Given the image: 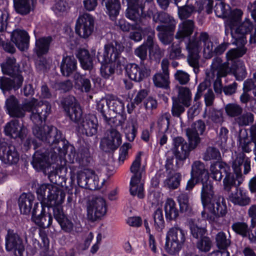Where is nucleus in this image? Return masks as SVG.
Here are the masks:
<instances>
[{
  "mask_svg": "<svg viewBox=\"0 0 256 256\" xmlns=\"http://www.w3.org/2000/svg\"><path fill=\"white\" fill-rule=\"evenodd\" d=\"M244 166V173L246 174L250 170V161L244 153L239 154L232 164L234 172L228 165L222 162L218 161L211 164L210 171L212 178L216 180L220 181L223 177L222 174H225L223 180L224 189L229 192L232 188L235 187L236 191L230 193L228 196L229 200L234 205L244 206L250 204L251 199L248 196L238 187L242 180L240 166Z\"/></svg>",
  "mask_w": 256,
  "mask_h": 256,
  "instance_id": "obj_1",
  "label": "nucleus"
},
{
  "mask_svg": "<svg viewBox=\"0 0 256 256\" xmlns=\"http://www.w3.org/2000/svg\"><path fill=\"white\" fill-rule=\"evenodd\" d=\"M190 176L200 181L202 188L200 198L204 208L207 210L214 217H224L227 213V206L224 198L216 194L214 186L209 180V174L204 164L195 161L192 165Z\"/></svg>",
  "mask_w": 256,
  "mask_h": 256,
  "instance_id": "obj_2",
  "label": "nucleus"
},
{
  "mask_svg": "<svg viewBox=\"0 0 256 256\" xmlns=\"http://www.w3.org/2000/svg\"><path fill=\"white\" fill-rule=\"evenodd\" d=\"M206 131L205 122L202 120H198L192 122L190 127L186 130L188 144L182 137L178 136L174 138L176 158L180 160H184L188 158L190 152L196 148L200 142V136L204 135Z\"/></svg>",
  "mask_w": 256,
  "mask_h": 256,
  "instance_id": "obj_3",
  "label": "nucleus"
},
{
  "mask_svg": "<svg viewBox=\"0 0 256 256\" xmlns=\"http://www.w3.org/2000/svg\"><path fill=\"white\" fill-rule=\"evenodd\" d=\"M32 112L30 118L34 124H41L45 121L51 112V105L46 101L38 102L34 98L20 104L8 112L10 117L22 118L24 117L26 112Z\"/></svg>",
  "mask_w": 256,
  "mask_h": 256,
  "instance_id": "obj_4",
  "label": "nucleus"
},
{
  "mask_svg": "<svg viewBox=\"0 0 256 256\" xmlns=\"http://www.w3.org/2000/svg\"><path fill=\"white\" fill-rule=\"evenodd\" d=\"M243 12L240 9L236 8L228 13L226 24L230 30V34L234 40L232 43L238 46H244L247 42L246 36L253 28V24L250 20L246 19L239 25Z\"/></svg>",
  "mask_w": 256,
  "mask_h": 256,
  "instance_id": "obj_5",
  "label": "nucleus"
},
{
  "mask_svg": "<svg viewBox=\"0 0 256 256\" xmlns=\"http://www.w3.org/2000/svg\"><path fill=\"white\" fill-rule=\"evenodd\" d=\"M32 128L34 135L38 140L52 146L51 149L56 148L59 152L65 150L66 148V140L62 132L56 127L52 126L44 125L40 127L38 124H34Z\"/></svg>",
  "mask_w": 256,
  "mask_h": 256,
  "instance_id": "obj_6",
  "label": "nucleus"
},
{
  "mask_svg": "<svg viewBox=\"0 0 256 256\" xmlns=\"http://www.w3.org/2000/svg\"><path fill=\"white\" fill-rule=\"evenodd\" d=\"M36 192L38 199L40 202L39 204L47 206L52 210L54 207L62 204L66 196L62 189L50 184H41L37 188Z\"/></svg>",
  "mask_w": 256,
  "mask_h": 256,
  "instance_id": "obj_7",
  "label": "nucleus"
},
{
  "mask_svg": "<svg viewBox=\"0 0 256 256\" xmlns=\"http://www.w3.org/2000/svg\"><path fill=\"white\" fill-rule=\"evenodd\" d=\"M231 71L232 68L228 62H222L220 57L216 56L212 60L210 70L206 72V80L210 84L216 77L214 83V90L216 94H221L223 90L221 78L226 76Z\"/></svg>",
  "mask_w": 256,
  "mask_h": 256,
  "instance_id": "obj_8",
  "label": "nucleus"
},
{
  "mask_svg": "<svg viewBox=\"0 0 256 256\" xmlns=\"http://www.w3.org/2000/svg\"><path fill=\"white\" fill-rule=\"evenodd\" d=\"M142 154L140 152H138L130 168L132 174L130 182V193L132 196L137 195L140 198L144 197V185L141 182L142 174L144 172V168L141 167Z\"/></svg>",
  "mask_w": 256,
  "mask_h": 256,
  "instance_id": "obj_9",
  "label": "nucleus"
},
{
  "mask_svg": "<svg viewBox=\"0 0 256 256\" xmlns=\"http://www.w3.org/2000/svg\"><path fill=\"white\" fill-rule=\"evenodd\" d=\"M32 144L34 150L37 149L33 156L32 164L37 170H43L49 166L48 161L50 150L48 148L42 146V144L39 145L36 140L31 138H28L24 146L28 150Z\"/></svg>",
  "mask_w": 256,
  "mask_h": 256,
  "instance_id": "obj_10",
  "label": "nucleus"
},
{
  "mask_svg": "<svg viewBox=\"0 0 256 256\" xmlns=\"http://www.w3.org/2000/svg\"><path fill=\"white\" fill-rule=\"evenodd\" d=\"M124 48L123 44L118 42L114 41L104 45V50H99L96 58L100 63L116 62L120 65V58Z\"/></svg>",
  "mask_w": 256,
  "mask_h": 256,
  "instance_id": "obj_11",
  "label": "nucleus"
},
{
  "mask_svg": "<svg viewBox=\"0 0 256 256\" xmlns=\"http://www.w3.org/2000/svg\"><path fill=\"white\" fill-rule=\"evenodd\" d=\"M185 235V232L178 226L170 229L165 244V249L170 254H176L181 250L186 240Z\"/></svg>",
  "mask_w": 256,
  "mask_h": 256,
  "instance_id": "obj_12",
  "label": "nucleus"
},
{
  "mask_svg": "<svg viewBox=\"0 0 256 256\" xmlns=\"http://www.w3.org/2000/svg\"><path fill=\"white\" fill-rule=\"evenodd\" d=\"M122 144V137L120 132L111 127L106 130V136L100 142V148L106 152L116 150Z\"/></svg>",
  "mask_w": 256,
  "mask_h": 256,
  "instance_id": "obj_13",
  "label": "nucleus"
},
{
  "mask_svg": "<svg viewBox=\"0 0 256 256\" xmlns=\"http://www.w3.org/2000/svg\"><path fill=\"white\" fill-rule=\"evenodd\" d=\"M94 18L89 14H84L76 20L75 30L80 38H86L92 33L94 30Z\"/></svg>",
  "mask_w": 256,
  "mask_h": 256,
  "instance_id": "obj_14",
  "label": "nucleus"
},
{
  "mask_svg": "<svg viewBox=\"0 0 256 256\" xmlns=\"http://www.w3.org/2000/svg\"><path fill=\"white\" fill-rule=\"evenodd\" d=\"M70 152L68 156L70 157V160L72 163L76 162L80 166H88L92 160V158L90 156L89 148L85 144L81 146L76 154L75 148L73 146H68L66 153Z\"/></svg>",
  "mask_w": 256,
  "mask_h": 256,
  "instance_id": "obj_15",
  "label": "nucleus"
},
{
  "mask_svg": "<svg viewBox=\"0 0 256 256\" xmlns=\"http://www.w3.org/2000/svg\"><path fill=\"white\" fill-rule=\"evenodd\" d=\"M45 207L42 204L36 202L32 210V220L38 226L46 228L50 227L52 222L50 214L47 216Z\"/></svg>",
  "mask_w": 256,
  "mask_h": 256,
  "instance_id": "obj_16",
  "label": "nucleus"
},
{
  "mask_svg": "<svg viewBox=\"0 0 256 256\" xmlns=\"http://www.w3.org/2000/svg\"><path fill=\"white\" fill-rule=\"evenodd\" d=\"M6 248L7 251L14 252L15 256H22L24 251L22 240L14 230H8L6 236Z\"/></svg>",
  "mask_w": 256,
  "mask_h": 256,
  "instance_id": "obj_17",
  "label": "nucleus"
},
{
  "mask_svg": "<svg viewBox=\"0 0 256 256\" xmlns=\"http://www.w3.org/2000/svg\"><path fill=\"white\" fill-rule=\"evenodd\" d=\"M106 210L105 200L101 197L96 198L88 207V218L92 222L95 221L104 216Z\"/></svg>",
  "mask_w": 256,
  "mask_h": 256,
  "instance_id": "obj_18",
  "label": "nucleus"
},
{
  "mask_svg": "<svg viewBox=\"0 0 256 256\" xmlns=\"http://www.w3.org/2000/svg\"><path fill=\"white\" fill-rule=\"evenodd\" d=\"M140 66L141 67L135 63H130L125 68L128 76L136 82H140L150 74L151 70L149 68L144 64Z\"/></svg>",
  "mask_w": 256,
  "mask_h": 256,
  "instance_id": "obj_19",
  "label": "nucleus"
},
{
  "mask_svg": "<svg viewBox=\"0 0 256 256\" xmlns=\"http://www.w3.org/2000/svg\"><path fill=\"white\" fill-rule=\"evenodd\" d=\"M78 124V132L83 135L92 136L97 133L98 122L93 116H86Z\"/></svg>",
  "mask_w": 256,
  "mask_h": 256,
  "instance_id": "obj_20",
  "label": "nucleus"
},
{
  "mask_svg": "<svg viewBox=\"0 0 256 256\" xmlns=\"http://www.w3.org/2000/svg\"><path fill=\"white\" fill-rule=\"evenodd\" d=\"M52 212L54 217L60 225L61 229L66 233H72L74 224L64 214L61 204L54 207Z\"/></svg>",
  "mask_w": 256,
  "mask_h": 256,
  "instance_id": "obj_21",
  "label": "nucleus"
},
{
  "mask_svg": "<svg viewBox=\"0 0 256 256\" xmlns=\"http://www.w3.org/2000/svg\"><path fill=\"white\" fill-rule=\"evenodd\" d=\"M4 131L6 135L11 136L12 138H20L24 140L27 134V129L22 124L20 123L18 120H12L8 122L5 126Z\"/></svg>",
  "mask_w": 256,
  "mask_h": 256,
  "instance_id": "obj_22",
  "label": "nucleus"
},
{
  "mask_svg": "<svg viewBox=\"0 0 256 256\" xmlns=\"http://www.w3.org/2000/svg\"><path fill=\"white\" fill-rule=\"evenodd\" d=\"M0 66L4 74L11 77L22 76L20 64L14 56H7Z\"/></svg>",
  "mask_w": 256,
  "mask_h": 256,
  "instance_id": "obj_23",
  "label": "nucleus"
},
{
  "mask_svg": "<svg viewBox=\"0 0 256 256\" xmlns=\"http://www.w3.org/2000/svg\"><path fill=\"white\" fill-rule=\"evenodd\" d=\"M216 242L218 250L214 251L212 254L217 256H230V254L228 248L231 241L230 238H226V234L223 232H218L216 236Z\"/></svg>",
  "mask_w": 256,
  "mask_h": 256,
  "instance_id": "obj_24",
  "label": "nucleus"
},
{
  "mask_svg": "<svg viewBox=\"0 0 256 256\" xmlns=\"http://www.w3.org/2000/svg\"><path fill=\"white\" fill-rule=\"evenodd\" d=\"M10 39L20 50L24 51L28 48L30 36L25 30H14L11 34Z\"/></svg>",
  "mask_w": 256,
  "mask_h": 256,
  "instance_id": "obj_25",
  "label": "nucleus"
},
{
  "mask_svg": "<svg viewBox=\"0 0 256 256\" xmlns=\"http://www.w3.org/2000/svg\"><path fill=\"white\" fill-rule=\"evenodd\" d=\"M153 20L156 22H160L161 24L156 26V30H163L165 28L175 30L176 22L174 18L168 14L162 12H156L153 16Z\"/></svg>",
  "mask_w": 256,
  "mask_h": 256,
  "instance_id": "obj_26",
  "label": "nucleus"
},
{
  "mask_svg": "<svg viewBox=\"0 0 256 256\" xmlns=\"http://www.w3.org/2000/svg\"><path fill=\"white\" fill-rule=\"evenodd\" d=\"M195 28L194 22L192 20H186L179 24L178 29L175 38L180 41L185 38L190 37Z\"/></svg>",
  "mask_w": 256,
  "mask_h": 256,
  "instance_id": "obj_27",
  "label": "nucleus"
},
{
  "mask_svg": "<svg viewBox=\"0 0 256 256\" xmlns=\"http://www.w3.org/2000/svg\"><path fill=\"white\" fill-rule=\"evenodd\" d=\"M15 12L21 15L26 16L35 8L36 0H13Z\"/></svg>",
  "mask_w": 256,
  "mask_h": 256,
  "instance_id": "obj_28",
  "label": "nucleus"
},
{
  "mask_svg": "<svg viewBox=\"0 0 256 256\" xmlns=\"http://www.w3.org/2000/svg\"><path fill=\"white\" fill-rule=\"evenodd\" d=\"M12 78H0V88L3 92L10 91L12 89L16 90L22 86L24 82L23 76Z\"/></svg>",
  "mask_w": 256,
  "mask_h": 256,
  "instance_id": "obj_29",
  "label": "nucleus"
},
{
  "mask_svg": "<svg viewBox=\"0 0 256 256\" xmlns=\"http://www.w3.org/2000/svg\"><path fill=\"white\" fill-rule=\"evenodd\" d=\"M108 103L112 112H116L121 116L120 122L124 123L126 118L124 114V104L123 101L114 95H109L108 96Z\"/></svg>",
  "mask_w": 256,
  "mask_h": 256,
  "instance_id": "obj_30",
  "label": "nucleus"
},
{
  "mask_svg": "<svg viewBox=\"0 0 256 256\" xmlns=\"http://www.w3.org/2000/svg\"><path fill=\"white\" fill-rule=\"evenodd\" d=\"M34 200L35 196L32 193L22 194L18 200L20 212L24 214H28L32 212V206L36 203L34 202Z\"/></svg>",
  "mask_w": 256,
  "mask_h": 256,
  "instance_id": "obj_31",
  "label": "nucleus"
},
{
  "mask_svg": "<svg viewBox=\"0 0 256 256\" xmlns=\"http://www.w3.org/2000/svg\"><path fill=\"white\" fill-rule=\"evenodd\" d=\"M60 68L62 74L69 76L76 70L77 61L74 56H64Z\"/></svg>",
  "mask_w": 256,
  "mask_h": 256,
  "instance_id": "obj_32",
  "label": "nucleus"
},
{
  "mask_svg": "<svg viewBox=\"0 0 256 256\" xmlns=\"http://www.w3.org/2000/svg\"><path fill=\"white\" fill-rule=\"evenodd\" d=\"M82 68L86 70L91 72L94 68L93 56H92L88 50L84 48H80L76 54Z\"/></svg>",
  "mask_w": 256,
  "mask_h": 256,
  "instance_id": "obj_33",
  "label": "nucleus"
},
{
  "mask_svg": "<svg viewBox=\"0 0 256 256\" xmlns=\"http://www.w3.org/2000/svg\"><path fill=\"white\" fill-rule=\"evenodd\" d=\"M54 39L52 36H44L36 40L34 51L38 56L46 54Z\"/></svg>",
  "mask_w": 256,
  "mask_h": 256,
  "instance_id": "obj_34",
  "label": "nucleus"
},
{
  "mask_svg": "<svg viewBox=\"0 0 256 256\" xmlns=\"http://www.w3.org/2000/svg\"><path fill=\"white\" fill-rule=\"evenodd\" d=\"M164 210L167 220H176L179 216V210L176 207V203L172 198H168L166 200Z\"/></svg>",
  "mask_w": 256,
  "mask_h": 256,
  "instance_id": "obj_35",
  "label": "nucleus"
},
{
  "mask_svg": "<svg viewBox=\"0 0 256 256\" xmlns=\"http://www.w3.org/2000/svg\"><path fill=\"white\" fill-rule=\"evenodd\" d=\"M140 7H128L126 12V16L133 20L138 27L146 24L148 22L146 18L140 15L139 13Z\"/></svg>",
  "mask_w": 256,
  "mask_h": 256,
  "instance_id": "obj_36",
  "label": "nucleus"
},
{
  "mask_svg": "<svg viewBox=\"0 0 256 256\" xmlns=\"http://www.w3.org/2000/svg\"><path fill=\"white\" fill-rule=\"evenodd\" d=\"M176 88L178 90V98H174L175 100H179L186 107L188 108L191 104L192 93L188 88L177 85Z\"/></svg>",
  "mask_w": 256,
  "mask_h": 256,
  "instance_id": "obj_37",
  "label": "nucleus"
},
{
  "mask_svg": "<svg viewBox=\"0 0 256 256\" xmlns=\"http://www.w3.org/2000/svg\"><path fill=\"white\" fill-rule=\"evenodd\" d=\"M200 38L202 44H204V56L206 59H210L214 56L213 42L206 32H200Z\"/></svg>",
  "mask_w": 256,
  "mask_h": 256,
  "instance_id": "obj_38",
  "label": "nucleus"
},
{
  "mask_svg": "<svg viewBox=\"0 0 256 256\" xmlns=\"http://www.w3.org/2000/svg\"><path fill=\"white\" fill-rule=\"evenodd\" d=\"M107 10L108 13L112 20L118 15L121 8L119 0H102Z\"/></svg>",
  "mask_w": 256,
  "mask_h": 256,
  "instance_id": "obj_39",
  "label": "nucleus"
},
{
  "mask_svg": "<svg viewBox=\"0 0 256 256\" xmlns=\"http://www.w3.org/2000/svg\"><path fill=\"white\" fill-rule=\"evenodd\" d=\"M97 110L100 112L104 120L106 123L110 124L112 116L108 98L106 100H100L98 103Z\"/></svg>",
  "mask_w": 256,
  "mask_h": 256,
  "instance_id": "obj_40",
  "label": "nucleus"
},
{
  "mask_svg": "<svg viewBox=\"0 0 256 256\" xmlns=\"http://www.w3.org/2000/svg\"><path fill=\"white\" fill-rule=\"evenodd\" d=\"M186 48L188 52H200L202 49L200 34L198 36L195 34L190 37L186 43Z\"/></svg>",
  "mask_w": 256,
  "mask_h": 256,
  "instance_id": "obj_41",
  "label": "nucleus"
},
{
  "mask_svg": "<svg viewBox=\"0 0 256 256\" xmlns=\"http://www.w3.org/2000/svg\"><path fill=\"white\" fill-rule=\"evenodd\" d=\"M232 230L242 238H248L252 235L251 229L250 230L248 225L244 222H238L232 224Z\"/></svg>",
  "mask_w": 256,
  "mask_h": 256,
  "instance_id": "obj_42",
  "label": "nucleus"
},
{
  "mask_svg": "<svg viewBox=\"0 0 256 256\" xmlns=\"http://www.w3.org/2000/svg\"><path fill=\"white\" fill-rule=\"evenodd\" d=\"M182 175L179 172L168 175L167 178L164 182V186L170 190L176 189L180 185Z\"/></svg>",
  "mask_w": 256,
  "mask_h": 256,
  "instance_id": "obj_43",
  "label": "nucleus"
},
{
  "mask_svg": "<svg viewBox=\"0 0 256 256\" xmlns=\"http://www.w3.org/2000/svg\"><path fill=\"white\" fill-rule=\"evenodd\" d=\"M152 80L157 88L168 89L170 87V76L161 74V72L156 73L152 77Z\"/></svg>",
  "mask_w": 256,
  "mask_h": 256,
  "instance_id": "obj_44",
  "label": "nucleus"
},
{
  "mask_svg": "<svg viewBox=\"0 0 256 256\" xmlns=\"http://www.w3.org/2000/svg\"><path fill=\"white\" fill-rule=\"evenodd\" d=\"M189 227L192 236L196 239H200L205 236L206 230L205 228L200 226L194 220H190Z\"/></svg>",
  "mask_w": 256,
  "mask_h": 256,
  "instance_id": "obj_45",
  "label": "nucleus"
},
{
  "mask_svg": "<svg viewBox=\"0 0 256 256\" xmlns=\"http://www.w3.org/2000/svg\"><path fill=\"white\" fill-rule=\"evenodd\" d=\"M74 79L76 84H80L82 91L88 92L92 88L90 80L84 77V76L81 74L80 72H76L74 75Z\"/></svg>",
  "mask_w": 256,
  "mask_h": 256,
  "instance_id": "obj_46",
  "label": "nucleus"
},
{
  "mask_svg": "<svg viewBox=\"0 0 256 256\" xmlns=\"http://www.w3.org/2000/svg\"><path fill=\"white\" fill-rule=\"evenodd\" d=\"M152 217L155 229L158 231L162 230L164 228L165 224L162 209L160 207L157 208L154 212Z\"/></svg>",
  "mask_w": 256,
  "mask_h": 256,
  "instance_id": "obj_47",
  "label": "nucleus"
},
{
  "mask_svg": "<svg viewBox=\"0 0 256 256\" xmlns=\"http://www.w3.org/2000/svg\"><path fill=\"white\" fill-rule=\"evenodd\" d=\"M189 196L186 192L180 194L177 196V200L180 206V210L181 212H189L191 210V206L189 200Z\"/></svg>",
  "mask_w": 256,
  "mask_h": 256,
  "instance_id": "obj_48",
  "label": "nucleus"
},
{
  "mask_svg": "<svg viewBox=\"0 0 256 256\" xmlns=\"http://www.w3.org/2000/svg\"><path fill=\"white\" fill-rule=\"evenodd\" d=\"M66 114L68 116L71 120L78 124L82 118V112L79 104L73 106L70 110L66 112Z\"/></svg>",
  "mask_w": 256,
  "mask_h": 256,
  "instance_id": "obj_49",
  "label": "nucleus"
},
{
  "mask_svg": "<svg viewBox=\"0 0 256 256\" xmlns=\"http://www.w3.org/2000/svg\"><path fill=\"white\" fill-rule=\"evenodd\" d=\"M224 110L226 114L232 118L240 116L243 111L242 108L239 104L234 103L227 104Z\"/></svg>",
  "mask_w": 256,
  "mask_h": 256,
  "instance_id": "obj_50",
  "label": "nucleus"
},
{
  "mask_svg": "<svg viewBox=\"0 0 256 256\" xmlns=\"http://www.w3.org/2000/svg\"><path fill=\"white\" fill-rule=\"evenodd\" d=\"M159 32L158 38L164 45L170 44L173 40V32L174 30L165 28L163 30H157Z\"/></svg>",
  "mask_w": 256,
  "mask_h": 256,
  "instance_id": "obj_51",
  "label": "nucleus"
},
{
  "mask_svg": "<svg viewBox=\"0 0 256 256\" xmlns=\"http://www.w3.org/2000/svg\"><path fill=\"white\" fill-rule=\"evenodd\" d=\"M142 30L144 34L147 37L146 44L148 46L150 50H152L154 48V30L150 27H146L142 29Z\"/></svg>",
  "mask_w": 256,
  "mask_h": 256,
  "instance_id": "obj_52",
  "label": "nucleus"
},
{
  "mask_svg": "<svg viewBox=\"0 0 256 256\" xmlns=\"http://www.w3.org/2000/svg\"><path fill=\"white\" fill-rule=\"evenodd\" d=\"M209 119L218 126H221L224 122L223 112L222 110L213 109L210 112Z\"/></svg>",
  "mask_w": 256,
  "mask_h": 256,
  "instance_id": "obj_53",
  "label": "nucleus"
},
{
  "mask_svg": "<svg viewBox=\"0 0 256 256\" xmlns=\"http://www.w3.org/2000/svg\"><path fill=\"white\" fill-rule=\"evenodd\" d=\"M220 158V153L219 150L213 146L208 147L203 154V159L206 161L212 160H218Z\"/></svg>",
  "mask_w": 256,
  "mask_h": 256,
  "instance_id": "obj_54",
  "label": "nucleus"
},
{
  "mask_svg": "<svg viewBox=\"0 0 256 256\" xmlns=\"http://www.w3.org/2000/svg\"><path fill=\"white\" fill-rule=\"evenodd\" d=\"M10 146L12 145L8 144L6 142L0 141V160L6 164H8V162H10L8 154Z\"/></svg>",
  "mask_w": 256,
  "mask_h": 256,
  "instance_id": "obj_55",
  "label": "nucleus"
},
{
  "mask_svg": "<svg viewBox=\"0 0 256 256\" xmlns=\"http://www.w3.org/2000/svg\"><path fill=\"white\" fill-rule=\"evenodd\" d=\"M195 8L192 5L178 6V14L181 20H188L194 12Z\"/></svg>",
  "mask_w": 256,
  "mask_h": 256,
  "instance_id": "obj_56",
  "label": "nucleus"
},
{
  "mask_svg": "<svg viewBox=\"0 0 256 256\" xmlns=\"http://www.w3.org/2000/svg\"><path fill=\"white\" fill-rule=\"evenodd\" d=\"M200 52H188L187 61L189 65L194 68L196 73L199 70Z\"/></svg>",
  "mask_w": 256,
  "mask_h": 256,
  "instance_id": "obj_57",
  "label": "nucleus"
},
{
  "mask_svg": "<svg viewBox=\"0 0 256 256\" xmlns=\"http://www.w3.org/2000/svg\"><path fill=\"white\" fill-rule=\"evenodd\" d=\"M68 2L65 0H58L52 9L56 14L62 15L70 9Z\"/></svg>",
  "mask_w": 256,
  "mask_h": 256,
  "instance_id": "obj_58",
  "label": "nucleus"
},
{
  "mask_svg": "<svg viewBox=\"0 0 256 256\" xmlns=\"http://www.w3.org/2000/svg\"><path fill=\"white\" fill-rule=\"evenodd\" d=\"M109 63L110 62L100 63L102 64L100 74L105 79L109 78L115 72L114 66Z\"/></svg>",
  "mask_w": 256,
  "mask_h": 256,
  "instance_id": "obj_59",
  "label": "nucleus"
},
{
  "mask_svg": "<svg viewBox=\"0 0 256 256\" xmlns=\"http://www.w3.org/2000/svg\"><path fill=\"white\" fill-rule=\"evenodd\" d=\"M184 107L186 106L180 102L179 100H175L174 97L172 98V105L171 112L173 116L180 118L182 114L185 111Z\"/></svg>",
  "mask_w": 256,
  "mask_h": 256,
  "instance_id": "obj_60",
  "label": "nucleus"
},
{
  "mask_svg": "<svg viewBox=\"0 0 256 256\" xmlns=\"http://www.w3.org/2000/svg\"><path fill=\"white\" fill-rule=\"evenodd\" d=\"M88 172H90V169L84 168L82 170H80L77 174V183L79 186L82 188H86L88 186L87 180L89 176H88Z\"/></svg>",
  "mask_w": 256,
  "mask_h": 256,
  "instance_id": "obj_61",
  "label": "nucleus"
},
{
  "mask_svg": "<svg viewBox=\"0 0 256 256\" xmlns=\"http://www.w3.org/2000/svg\"><path fill=\"white\" fill-rule=\"evenodd\" d=\"M88 176H89L86 182H88V186L86 188L90 190H94L98 188V178L96 175L94 170H90V172H88Z\"/></svg>",
  "mask_w": 256,
  "mask_h": 256,
  "instance_id": "obj_62",
  "label": "nucleus"
},
{
  "mask_svg": "<svg viewBox=\"0 0 256 256\" xmlns=\"http://www.w3.org/2000/svg\"><path fill=\"white\" fill-rule=\"evenodd\" d=\"M236 68L234 76L238 80H242L246 76V71L245 66L242 62L238 61L236 63Z\"/></svg>",
  "mask_w": 256,
  "mask_h": 256,
  "instance_id": "obj_63",
  "label": "nucleus"
},
{
  "mask_svg": "<svg viewBox=\"0 0 256 256\" xmlns=\"http://www.w3.org/2000/svg\"><path fill=\"white\" fill-rule=\"evenodd\" d=\"M175 80L181 85L187 84L190 80L188 74L182 70H178L174 74Z\"/></svg>",
  "mask_w": 256,
  "mask_h": 256,
  "instance_id": "obj_64",
  "label": "nucleus"
}]
</instances>
